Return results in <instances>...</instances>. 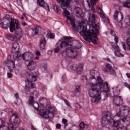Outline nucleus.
<instances>
[{
    "label": "nucleus",
    "instance_id": "obj_1",
    "mask_svg": "<svg viewBox=\"0 0 130 130\" xmlns=\"http://www.w3.org/2000/svg\"><path fill=\"white\" fill-rule=\"evenodd\" d=\"M91 20L92 24V28L91 30H87V26H84V24L79 22L78 26H76V28H73L74 30H79V29H81L82 30L80 31V34L82 36H83V38L86 41H91L93 44H98V37L96 35L99 34V29H100V26H99V23H96V15L90 14Z\"/></svg>",
    "mask_w": 130,
    "mask_h": 130
},
{
    "label": "nucleus",
    "instance_id": "obj_2",
    "mask_svg": "<svg viewBox=\"0 0 130 130\" xmlns=\"http://www.w3.org/2000/svg\"><path fill=\"white\" fill-rule=\"evenodd\" d=\"M64 39V40L60 44V48H64L67 56L71 58H76L78 55V52L76 49H80L82 47V45L79 44V46L73 47V46L70 44V42H71L70 37H65Z\"/></svg>",
    "mask_w": 130,
    "mask_h": 130
},
{
    "label": "nucleus",
    "instance_id": "obj_3",
    "mask_svg": "<svg viewBox=\"0 0 130 130\" xmlns=\"http://www.w3.org/2000/svg\"><path fill=\"white\" fill-rule=\"evenodd\" d=\"M89 87H90V88L88 90V95L92 98V103L98 102L99 100H101V97L102 96L101 88H100L98 85V82L96 81L95 83H89Z\"/></svg>",
    "mask_w": 130,
    "mask_h": 130
},
{
    "label": "nucleus",
    "instance_id": "obj_4",
    "mask_svg": "<svg viewBox=\"0 0 130 130\" xmlns=\"http://www.w3.org/2000/svg\"><path fill=\"white\" fill-rule=\"evenodd\" d=\"M57 2L61 5V8L63 10V13L64 16L67 17V20H69L73 28H76V23L75 22V18L70 16V12L68 11L67 8L70 6V3L68 1H64V0H57Z\"/></svg>",
    "mask_w": 130,
    "mask_h": 130
},
{
    "label": "nucleus",
    "instance_id": "obj_5",
    "mask_svg": "<svg viewBox=\"0 0 130 130\" xmlns=\"http://www.w3.org/2000/svg\"><path fill=\"white\" fill-rule=\"evenodd\" d=\"M97 79H95V81L97 82L100 89L101 88L102 94H104V95L107 96H108L109 95L108 92L110 91V87L108 86V82H105L104 83L102 79L100 76H97Z\"/></svg>",
    "mask_w": 130,
    "mask_h": 130
},
{
    "label": "nucleus",
    "instance_id": "obj_6",
    "mask_svg": "<svg viewBox=\"0 0 130 130\" xmlns=\"http://www.w3.org/2000/svg\"><path fill=\"white\" fill-rule=\"evenodd\" d=\"M113 122L112 114L110 112H104L102 118V125L104 127H107Z\"/></svg>",
    "mask_w": 130,
    "mask_h": 130
},
{
    "label": "nucleus",
    "instance_id": "obj_7",
    "mask_svg": "<svg viewBox=\"0 0 130 130\" xmlns=\"http://www.w3.org/2000/svg\"><path fill=\"white\" fill-rule=\"evenodd\" d=\"M20 49V45L17 42H15L12 46V52L14 53L13 55V59L14 60H21V52L19 51Z\"/></svg>",
    "mask_w": 130,
    "mask_h": 130
},
{
    "label": "nucleus",
    "instance_id": "obj_8",
    "mask_svg": "<svg viewBox=\"0 0 130 130\" xmlns=\"http://www.w3.org/2000/svg\"><path fill=\"white\" fill-rule=\"evenodd\" d=\"M113 18L115 21L116 25L119 26L120 28H121V27H122V22L121 21L123 20V15L122 14V13L117 11H115L113 15Z\"/></svg>",
    "mask_w": 130,
    "mask_h": 130
},
{
    "label": "nucleus",
    "instance_id": "obj_9",
    "mask_svg": "<svg viewBox=\"0 0 130 130\" xmlns=\"http://www.w3.org/2000/svg\"><path fill=\"white\" fill-rule=\"evenodd\" d=\"M51 109L49 108L46 109H42L40 110L39 113L41 116L44 117L46 119L50 118L51 116H53V112H51Z\"/></svg>",
    "mask_w": 130,
    "mask_h": 130
},
{
    "label": "nucleus",
    "instance_id": "obj_10",
    "mask_svg": "<svg viewBox=\"0 0 130 130\" xmlns=\"http://www.w3.org/2000/svg\"><path fill=\"white\" fill-rule=\"evenodd\" d=\"M20 28V23L19 20L17 19L12 20L10 22V32H14L16 29H19Z\"/></svg>",
    "mask_w": 130,
    "mask_h": 130
},
{
    "label": "nucleus",
    "instance_id": "obj_11",
    "mask_svg": "<svg viewBox=\"0 0 130 130\" xmlns=\"http://www.w3.org/2000/svg\"><path fill=\"white\" fill-rule=\"evenodd\" d=\"M83 68H84V65L81 63L74 64L73 66H70V69L73 70V71H76L78 75H81L82 72H83Z\"/></svg>",
    "mask_w": 130,
    "mask_h": 130
},
{
    "label": "nucleus",
    "instance_id": "obj_12",
    "mask_svg": "<svg viewBox=\"0 0 130 130\" xmlns=\"http://www.w3.org/2000/svg\"><path fill=\"white\" fill-rule=\"evenodd\" d=\"M4 63L8 67L10 73L13 72V69H15V61L11 59L7 58Z\"/></svg>",
    "mask_w": 130,
    "mask_h": 130
},
{
    "label": "nucleus",
    "instance_id": "obj_13",
    "mask_svg": "<svg viewBox=\"0 0 130 130\" xmlns=\"http://www.w3.org/2000/svg\"><path fill=\"white\" fill-rule=\"evenodd\" d=\"M22 59L26 61H30L33 59V53L31 52L24 53L23 55H21L20 59Z\"/></svg>",
    "mask_w": 130,
    "mask_h": 130
},
{
    "label": "nucleus",
    "instance_id": "obj_14",
    "mask_svg": "<svg viewBox=\"0 0 130 130\" xmlns=\"http://www.w3.org/2000/svg\"><path fill=\"white\" fill-rule=\"evenodd\" d=\"M6 36L8 39L11 40L12 41H18V40H20V39H21V37H22L21 35L16 34L13 35L11 34H7Z\"/></svg>",
    "mask_w": 130,
    "mask_h": 130
},
{
    "label": "nucleus",
    "instance_id": "obj_15",
    "mask_svg": "<svg viewBox=\"0 0 130 130\" xmlns=\"http://www.w3.org/2000/svg\"><path fill=\"white\" fill-rule=\"evenodd\" d=\"M13 120V123H15V124H17L18 125H20V123H21V121L18 117V115L17 114L13 113H12V115L11 116V117L10 118V120H12V119Z\"/></svg>",
    "mask_w": 130,
    "mask_h": 130
},
{
    "label": "nucleus",
    "instance_id": "obj_16",
    "mask_svg": "<svg viewBox=\"0 0 130 130\" xmlns=\"http://www.w3.org/2000/svg\"><path fill=\"white\" fill-rule=\"evenodd\" d=\"M113 48L115 50L114 52L115 55L118 57H123V54L120 53V49L118 46L115 45L112 46Z\"/></svg>",
    "mask_w": 130,
    "mask_h": 130
},
{
    "label": "nucleus",
    "instance_id": "obj_17",
    "mask_svg": "<svg viewBox=\"0 0 130 130\" xmlns=\"http://www.w3.org/2000/svg\"><path fill=\"white\" fill-rule=\"evenodd\" d=\"M104 73H110V74H113L114 70L112 69V67L108 63H106L105 67L103 69Z\"/></svg>",
    "mask_w": 130,
    "mask_h": 130
},
{
    "label": "nucleus",
    "instance_id": "obj_18",
    "mask_svg": "<svg viewBox=\"0 0 130 130\" xmlns=\"http://www.w3.org/2000/svg\"><path fill=\"white\" fill-rule=\"evenodd\" d=\"M46 46V40L44 37H42L40 40V49L41 50L45 49Z\"/></svg>",
    "mask_w": 130,
    "mask_h": 130
},
{
    "label": "nucleus",
    "instance_id": "obj_19",
    "mask_svg": "<svg viewBox=\"0 0 130 130\" xmlns=\"http://www.w3.org/2000/svg\"><path fill=\"white\" fill-rule=\"evenodd\" d=\"M38 5H39L40 7H43L49 11H50L49 6L45 4V1H44V0H38Z\"/></svg>",
    "mask_w": 130,
    "mask_h": 130
},
{
    "label": "nucleus",
    "instance_id": "obj_20",
    "mask_svg": "<svg viewBox=\"0 0 130 130\" xmlns=\"http://www.w3.org/2000/svg\"><path fill=\"white\" fill-rule=\"evenodd\" d=\"M126 37H128L126 40L127 45V49L128 51H130V28L128 30L127 32L125 35Z\"/></svg>",
    "mask_w": 130,
    "mask_h": 130
},
{
    "label": "nucleus",
    "instance_id": "obj_21",
    "mask_svg": "<svg viewBox=\"0 0 130 130\" xmlns=\"http://www.w3.org/2000/svg\"><path fill=\"white\" fill-rule=\"evenodd\" d=\"M0 130H16V128L13 123H9L7 126H4L3 127H1Z\"/></svg>",
    "mask_w": 130,
    "mask_h": 130
},
{
    "label": "nucleus",
    "instance_id": "obj_22",
    "mask_svg": "<svg viewBox=\"0 0 130 130\" xmlns=\"http://www.w3.org/2000/svg\"><path fill=\"white\" fill-rule=\"evenodd\" d=\"M114 104L115 105H116V106H119L120 104H122V99H121V96H118L114 98Z\"/></svg>",
    "mask_w": 130,
    "mask_h": 130
},
{
    "label": "nucleus",
    "instance_id": "obj_23",
    "mask_svg": "<svg viewBox=\"0 0 130 130\" xmlns=\"http://www.w3.org/2000/svg\"><path fill=\"white\" fill-rule=\"evenodd\" d=\"M27 68L29 71H34L36 69V63L34 61H29Z\"/></svg>",
    "mask_w": 130,
    "mask_h": 130
},
{
    "label": "nucleus",
    "instance_id": "obj_24",
    "mask_svg": "<svg viewBox=\"0 0 130 130\" xmlns=\"http://www.w3.org/2000/svg\"><path fill=\"white\" fill-rule=\"evenodd\" d=\"M25 88L26 89H33L34 88H35V84H33L32 83V82L29 81V80H27Z\"/></svg>",
    "mask_w": 130,
    "mask_h": 130
},
{
    "label": "nucleus",
    "instance_id": "obj_25",
    "mask_svg": "<svg viewBox=\"0 0 130 130\" xmlns=\"http://www.w3.org/2000/svg\"><path fill=\"white\" fill-rule=\"evenodd\" d=\"M128 113V109H122V111H119L117 114V115L119 117H120V116H123L125 114H126Z\"/></svg>",
    "mask_w": 130,
    "mask_h": 130
},
{
    "label": "nucleus",
    "instance_id": "obj_26",
    "mask_svg": "<svg viewBox=\"0 0 130 130\" xmlns=\"http://www.w3.org/2000/svg\"><path fill=\"white\" fill-rule=\"evenodd\" d=\"M32 31V33L34 34V35H37L38 33H39V31H41L43 30V29L41 28L39 26H37L33 28H31Z\"/></svg>",
    "mask_w": 130,
    "mask_h": 130
},
{
    "label": "nucleus",
    "instance_id": "obj_27",
    "mask_svg": "<svg viewBox=\"0 0 130 130\" xmlns=\"http://www.w3.org/2000/svg\"><path fill=\"white\" fill-rule=\"evenodd\" d=\"M25 73L26 74V75H28L29 80L30 81H31V82H36V81H37V76L31 74H28L27 72H25Z\"/></svg>",
    "mask_w": 130,
    "mask_h": 130
},
{
    "label": "nucleus",
    "instance_id": "obj_28",
    "mask_svg": "<svg viewBox=\"0 0 130 130\" xmlns=\"http://www.w3.org/2000/svg\"><path fill=\"white\" fill-rule=\"evenodd\" d=\"M113 93L114 94V97H118V95L120 93V90L118 87H115L113 88Z\"/></svg>",
    "mask_w": 130,
    "mask_h": 130
},
{
    "label": "nucleus",
    "instance_id": "obj_29",
    "mask_svg": "<svg viewBox=\"0 0 130 130\" xmlns=\"http://www.w3.org/2000/svg\"><path fill=\"white\" fill-rule=\"evenodd\" d=\"M122 121L124 122L125 125H126V126H128V125H129V124H130V117H129L127 116L125 118H123L122 119Z\"/></svg>",
    "mask_w": 130,
    "mask_h": 130
},
{
    "label": "nucleus",
    "instance_id": "obj_30",
    "mask_svg": "<svg viewBox=\"0 0 130 130\" xmlns=\"http://www.w3.org/2000/svg\"><path fill=\"white\" fill-rule=\"evenodd\" d=\"M98 1V0H90V3H91V11H92V13H95V7H94V5H95V4H96V3H97V2Z\"/></svg>",
    "mask_w": 130,
    "mask_h": 130
},
{
    "label": "nucleus",
    "instance_id": "obj_31",
    "mask_svg": "<svg viewBox=\"0 0 130 130\" xmlns=\"http://www.w3.org/2000/svg\"><path fill=\"white\" fill-rule=\"evenodd\" d=\"M98 75V71L95 70L90 71V76L91 79H95V76Z\"/></svg>",
    "mask_w": 130,
    "mask_h": 130
},
{
    "label": "nucleus",
    "instance_id": "obj_32",
    "mask_svg": "<svg viewBox=\"0 0 130 130\" xmlns=\"http://www.w3.org/2000/svg\"><path fill=\"white\" fill-rule=\"evenodd\" d=\"M41 70L43 72V73H45L47 71V65L43 64L41 67Z\"/></svg>",
    "mask_w": 130,
    "mask_h": 130
},
{
    "label": "nucleus",
    "instance_id": "obj_33",
    "mask_svg": "<svg viewBox=\"0 0 130 130\" xmlns=\"http://www.w3.org/2000/svg\"><path fill=\"white\" fill-rule=\"evenodd\" d=\"M76 89H75V94L76 96H79V95H80V89H81V88L80 87V86H76L75 87Z\"/></svg>",
    "mask_w": 130,
    "mask_h": 130
},
{
    "label": "nucleus",
    "instance_id": "obj_34",
    "mask_svg": "<svg viewBox=\"0 0 130 130\" xmlns=\"http://www.w3.org/2000/svg\"><path fill=\"white\" fill-rule=\"evenodd\" d=\"M113 126H114V127H117V126H118V125L120 124V120L114 121L113 120Z\"/></svg>",
    "mask_w": 130,
    "mask_h": 130
},
{
    "label": "nucleus",
    "instance_id": "obj_35",
    "mask_svg": "<svg viewBox=\"0 0 130 130\" xmlns=\"http://www.w3.org/2000/svg\"><path fill=\"white\" fill-rule=\"evenodd\" d=\"M123 6L125 8H130V0H128L124 2L123 4Z\"/></svg>",
    "mask_w": 130,
    "mask_h": 130
},
{
    "label": "nucleus",
    "instance_id": "obj_36",
    "mask_svg": "<svg viewBox=\"0 0 130 130\" xmlns=\"http://www.w3.org/2000/svg\"><path fill=\"white\" fill-rule=\"evenodd\" d=\"M6 126V122L3 119H0V129Z\"/></svg>",
    "mask_w": 130,
    "mask_h": 130
},
{
    "label": "nucleus",
    "instance_id": "obj_37",
    "mask_svg": "<svg viewBox=\"0 0 130 130\" xmlns=\"http://www.w3.org/2000/svg\"><path fill=\"white\" fill-rule=\"evenodd\" d=\"M88 127V125L85 124L84 122H82L81 123H80V124H79V127L80 128H85V127Z\"/></svg>",
    "mask_w": 130,
    "mask_h": 130
},
{
    "label": "nucleus",
    "instance_id": "obj_38",
    "mask_svg": "<svg viewBox=\"0 0 130 130\" xmlns=\"http://www.w3.org/2000/svg\"><path fill=\"white\" fill-rule=\"evenodd\" d=\"M35 102L34 98L32 96V95H30L28 100V103L32 105Z\"/></svg>",
    "mask_w": 130,
    "mask_h": 130
},
{
    "label": "nucleus",
    "instance_id": "obj_39",
    "mask_svg": "<svg viewBox=\"0 0 130 130\" xmlns=\"http://www.w3.org/2000/svg\"><path fill=\"white\" fill-rule=\"evenodd\" d=\"M31 95H33L32 96V97H33L34 98H37V97H38V95H39V92H38V91H35L32 92Z\"/></svg>",
    "mask_w": 130,
    "mask_h": 130
},
{
    "label": "nucleus",
    "instance_id": "obj_40",
    "mask_svg": "<svg viewBox=\"0 0 130 130\" xmlns=\"http://www.w3.org/2000/svg\"><path fill=\"white\" fill-rule=\"evenodd\" d=\"M124 22L126 24H128V23H130V15H128L125 17L124 19Z\"/></svg>",
    "mask_w": 130,
    "mask_h": 130
},
{
    "label": "nucleus",
    "instance_id": "obj_41",
    "mask_svg": "<svg viewBox=\"0 0 130 130\" xmlns=\"http://www.w3.org/2000/svg\"><path fill=\"white\" fill-rule=\"evenodd\" d=\"M62 123L64 124V126H68V120L63 118L62 119Z\"/></svg>",
    "mask_w": 130,
    "mask_h": 130
},
{
    "label": "nucleus",
    "instance_id": "obj_42",
    "mask_svg": "<svg viewBox=\"0 0 130 130\" xmlns=\"http://www.w3.org/2000/svg\"><path fill=\"white\" fill-rule=\"evenodd\" d=\"M31 105L35 108V109L37 110L39 108V104L37 103H34Z\"/></svg>",
    "mask_w": 130,
    "mask_h": 130
},
{
    "label": "nucleus",
    "instance_id": "obj_43",
    "mask_svg": "<svg viewBox=\"0 0 130 130\" xmlns=\"http://www.w3.org/2000/svg\"><path fill=\"white\" fill-rule=\"evenodd\" d=\"M4 24H5V22L2 21L1 23H0V25H1L3 29H8L9 27L8 26H5Z\"/></svg>",
    "mask_w": 130,
    "mask_h": 130
},
{
    "label": "nucleus",
    "instance_id": "obj_44",
    "mask_svg": "<svg viewBox=\"0 0 130 130\" xmlns=\"http://www.w3.org/2000/svg\"><path fill=\"white\" fill-rule=\"evenodd\" d=\"M53 8H54V11H55V12H56L57 13H58V12H59V8L57 6V5H54L53 6Z\"/></svg>",
    "mask_w": 130,
    "mask_h": 130
},
{
    "label": "nucleus",
    "instance_id": "obj_45",
    "mask_svg": "<svg viewBox=\"0 0 130 130\" xmlns=\"http://www.w3.org/2000/svg\"><path fill=\"white\" fill-rule=\"evenodd\" d=\"M21 19L22 20H28V17H27L26 16V14H25V13H23V14H22V17H21Z\"/></svg>",
    "mask_w": 130,
    "mask_h": 130
},
{
    "label": "nucleus",
    "instance_id": "obj_46",
    "mask_svg": "<svg viewBox=\"0 0 130 130\" xmlns=\"http://www.w3.org/2000/svg\"><path fill=\"white\" fill-rule=\"evenodd\" d=\"M64 102L65 104H66V105H67V106H68V107H70V108H72V106H71V104H70V103H69V102H68V100H64Z\"/></svg>",
    "mask_w": 130,
    "mask_h": 130
},
{
    "label": "nucleus",
    "instance_id": "obj_47",
    "mask_svg": "<svg viewBox=\"0 0 130 130\" xmlns=\"http://www.w3.org/2000/svg\"><path fill=\"white\" fill-rule=\"evenodd\" d=\"M121 44L123 49L124 50H126V46L125 45V44L124 43V42H122Z\"/></svg>",
    "mask_w": 130,
    "mask_h": 130
},
{
    "label": "nucleus",
    "instance_id": "obj_48",
    "mask_svg": "<svg viewBox=\"0 0 130 130\" xmlns=\"http://www.w3.org/2000/svg\"><path fill=\"white\" fill-rule=\"evenodd\" d=\"M58 51H59V47H57L56 48L54 49V52L55 53H57L58 52Z\"/></svg>",
    "mask_w": 130,
    "mask_h": 130
},
{
    "label": "nucleus",
    "instance_id": "obj_49",
    "mask_svg": "<svg viewBox=\"0 0 130 130\" xmlns=\"http://www.w3.org/2000/svg\"><path fill=\"white\" fill-rule=\"evenodd\" d=\"M8 78H9L10 79L13 78V74L10 73H7Z\"/></svg>",
    "mask_w": 130,
    "mask_h": 130
},
{
    "label": "nucleus",
    "instance_id": "obj_50",
    "mask_svg": "<svg viewBox=\"0 0 130 130\" xmlns=\"http://www.w3.org/2000/svg\"><path fill=\"white\" fill-rule=\"evenodd\" d=\"M99 14H100L101 17L103 19L105 18V15H104V14L103 13V11H102L101 13H99Z\"/></svg>",
    "mask_w": 130,
    "mask_h": 130
},
{
    "label": "nucleus",
    "instance_id": "obj_51",
    "mask_svg": "<svg viewBox=\"0 0 130 130\" xmlns=\"http://www.w3.org/2000/svg\"><path fill=\"white\" fill-rule=\"evenodd\" d=\"M114 40L116 44L118 43V37L117 36H115Z\"/></svg>",
    "mask_w": 130,
    "mask_h": 130
},
{
    "label": "nucleus",
    "instance_id": "obj_52",
    "mask_svg": "<svg viewBox=\"0 0 130 130\" xmlns=\"http://www.w3.org/2000/svg\"><path fill=\"white\" fill-rule=\"evenodd\" d=\"M110 32V34L113 36H115V31H114V30H111Z\"/></svg>",
    "mask_w": 130,
    "mask_h": 130
},
{
    "label": "nucleus",
    "instance_id": "obj_53",
    "mask_svg": "<svg viewBox=\"0 0 130 130\" xmlns=\"http://www.w3.org/2000/svg\"><path fill=\"white\" fill-rule=\"evenodd\" d=\"M97 10H98L99 13H101L102 12H103L102 9H101V8L99 6L97 7Z\"/></svg>",
    "mask_w": 130,
    "mask_h": 130
},
{
    "label": "nucleus",
    "instance_id": "obj_54",
    "mask_svg": "<svg viewBox=\"0 0 130 130\" xmlns=\"http://www.w3.org/2000/svg\"><path fill=\"white\" fill-rule=\"evenodd\" d=\"M56 128H57V129H59V128L61 127V125L60 124H57L56 125Z\"/></svg>",
    "mask_w": 130,
    "mask_h": 130
},
{
    "label": "nucleus",
    "instance_id": "obj_55",
    "mask_svg": "<svg viewBox=\"0 0 130 130\" xmlns=\"http://www.w3.org/2000/svg\"><path fill=\"white\" fill-rule=\"evenodd\" d=\"M124 85H125V87H126L127 88H128L129 89V90H130V85L129 84H128L127 83H125Z\"/></svg>",
    "mask_w": 130,
    "mask_h": 130
},
{
    "label": "nucleus",
    "instance_id": "obj_56",
    "mask_svg": "<svg viewBox=\"0 0 130 130\" xmlns=\"http://www.w3.org/2000/svg\"><path fill=\"white\" fill-rule=\"evenodd\" d=\"M50 38L53 39V38H54V34H51L49 35Z\"/></svg>",
    "mask_w": 130,
    "mask_h": 130
},
{
    "label": "nucleus",
    "instance_id": "obj_57",
    "mask_svg": "<svg viewBox=\"0 0 130 130\" xmlns=\"http://www.w3.org/2000/svg\"><path fill=\"white\" fill-rule=\"evenodd\" d=\"M36 54L38 56L41 55V54L40 53V52L39 51H37L36 52Z\"/></svg>",
    "mask_w": 130,
    "mask_h": 130
},
{
    "label": "nucleus",
    "instance_id": "obj_58",
    "mask_svg": "<svg viewBox=\"0 0 130 130\" xmlns=\"http://www.w3.org/2000/svg\"><path fill=\"white\" fill-rule=\"evenodd\" d=\"M75 106L77 108H81V106L79 104H76Z\"/></svg>",
    "mask_w": 130,
    "mask_h": 130
},
{
    "label": "nucleus",
    "instance_id": "obj_59",
    "mask_svg": "<svg viewBox=\"0 0 130 130\" xmlns=\"http://www.w3.org/2000/svg\"><path fill=\"white\" fill-rule=\"evenodd\" d=\"M22 24L23 25V26H26V25H27V23H26V22H25V21H24V20H23L22 21Z\"/></svg>",
    "mask_w": 130,
    "mask_h": 130
},
{
    "label": "nucleus",
    "instance_id": "obj_60",
    "mask_svg": "<svg viewBox=\"0 0 130 130\" xmlns=\"http://www.w3.org/2000/svg\"><path fill=\"white\" fill-rule=\"evenodd\" d=\"M117 130H124V127H119L117 128Z\"/></svg>",
    "mask_w": 130,
    "mask_h": 130
},
{
    "label": "nucleus",
    "instance_id": "obj_61",
    "mask_svg": "<svg viewBox=\"0 0 130 130\" xmlns=\"http://www.w3.org/2000/svg\"><path fill=\"white\" fill-rule=\"evenodd\" d=\"M15 96L16 98H17V99L19 98V93H16L15 94Z\"/></svg>",
    "mask_w": 130,
    "mask_h": 130
},
{
    "label": "nucleus",
    "instance_id": "obj_62",
    "mask_svg": "<svg viewBox=\"0 0 130 130\" xmlns=\"http://www.w3.org/2000/svg\"><path fill=\"white\" fill-rule=\"evenodd\" d=\"M62 79L63 81V80H66V79H67V76L66 75H63L62 77Z\"/></svg>",
    "mask_w": 130,
    "mask_h": 130
},
{
    "label": "nucleus",
    "instance_id": "obj_63",
    "mask_svg": "<svg viewBox=\"0 0 130 130\" xmlns=\"http://www.w3.org/2000/svg\"><path fill=\"white\" fill-rule=\"evenodd\" d=\"M126 76L127 77V78H129V79H130V73H126Z\"/></svg>",
    "mask_w": 130,
    "mask_h": 130
},
{
    "label": "nucleus",
    "instance_id": "obj_64",
    "mask_svg": "<svg viewBox=\"0 0 130 130\" xmlns=\"http://www.w3.org/2000/svg\"><path fill=\"white\" fill-rule=\"evenodd\" d=\"M31 128L32 130H35V127H34V126H33L32 125H31Z\"/></svg>",
    "mask_w": 130,
    "mask_h": 130
}]
</instances>
